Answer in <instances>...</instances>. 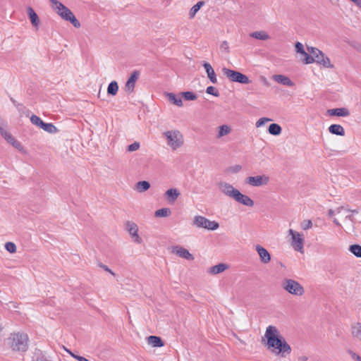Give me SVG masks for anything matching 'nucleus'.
<instances>
[{"instance_id":"f257e3e1","label":"nucleus","mask_w":361,"mask_h":361,"mask_svg":"<svg viewBox=\"0 0 361 361\" xmlns=\"http://www.w3.org/2000/svg\"><path fill=\"white\" fill-rule=\"evenodd\" d=\"M263 341L266 349L279 358H286L291 353L290 345L275 326L269 325L267 327Z\"/></svg>"},{"instance_id":"f03ea898","label":"nucleus","mask_w":361,"mask_h":361,"mask_svg":"<svg viewBox=\"0 0 361 361\" xmlns=\"http://www.w3.org/2000/svg\"><path fill=\"white\" fill-rule=\"evenodd\" d=\"M354 213H357V210H351L349 208L341 206L335 209H330L327 212V216L333 219V222L338 226H341V222L345 225L353 226Z\"/></svg>"},{"instance_id":"7ed1b4c3","label":"nucleus","mask_w":361,"mask_h":361,"mask_svg":"<svg viewBox=\"0 0 361 361\" xmlns=\"http://www.w3.org/2000/svg\"><path fill=\"white\" fill-rule=\"evenodd\" d=\"M29 338L22 332L13 333L6 340L7 345L13 351L24 353L28 348Z\"/></svg>"},{"instance_id":"20e7f679","label":"nucleus","mask_w":361,"mask_h":361,"mask_svg":"<svg viewBox=\"0 0 361 361\" xmlns=\"http://www.w3.org/2000/svg\"><path fill=\"white\" fill-rule=\"evenodd\" d=\"M51 8L64 20L69 21L75 27H80V23L73 12L58 0H49Z\"/></svg>"},{"instance_id":"39448f33","label":"nucleus","mask_w":361,"mask_h":361,"mask_svg":"<svg viewBox=\"0 0 361 361\" xmlns=\"http://www.w3.org/2000/svg\"><path fill=\"white\" fill-rule=\"evenodd\" d=\"M167 145L172 149L176 150L180 148L184 144V137L178 130H167L163 133Z\"/></svg>"},{"instance_id":"423d86ee","label":"nucleus","mask_w":361,"mask_h":361,"mask_svg":"<svg viewBox=\"0 0 361 361\" xmlns=\"http://www.w3.org/2000/svg\"><path fill=\"white\" fill-rule=\"evenodd\" d=\"M281 287L289 294L295 296H302L305 293L304 287L297 281L291 279H284L281 282Z\"/></svg>"},{"instance_id":"0eeeda50","label":"nucleus","mask_w":361,"mask_h":361,"mask_svg":"<svg viewBox=\"0 0 361 361\" xmlns=\"http://www.w3.org/2000/svg\"><path fill=\"white\" fill-rule=\"evenodd\" d=\"M222 73L230 82H238L240 84H248L250 82L248 77L238 71L227 68H223Z\"/></svg>"},{"instance_id":"6e6552de","label":"nucleus","mask_w":361,"mask_h":361,"mask_svg":"<svg viewBox=\"0 0 361 361\" xmlns=\"http://www.w3.org/2000/svg\"><path fill=\"white\" fill-rule=\"evenodd\" d=\"M193 225L197 228H203L209 231H215L219 227L218 222L211 221L202 216H195L193 219Z\"/></svg>"},{"instance_id":"1a4fd4ad","label":"nucleus","mask_w":361,"mask_h":361,"mask_svg":"<svg viewBox=\"0 0 361 361\" xmlns=\"http://www.w3.org/2000/svg\"><path fill=\"white\" fill-rule=\"evenodd\" d=\"M288 233L291 235V246L295 250L303 253L304 239L302 235L293 229H289Z\"/></svg>"},{"instance_id":"9d476101","label":"nucleus","mask_w":361,"mask_h":361,"mask_svg":"<svg viewBox=\"0 0 361 361\" xmlns=\"http://www.w3.org/2000/svg\"><path fill=\"white\" fill-rule=\"evenodd\" d=\"M125 228L131 236L133 242L137 244L142 243V239L138 234V226L135 223L128 221L125 224Z\"/></svg>"},{"instance_id":"9b49d317","label":"nucleus","mask_w":361,"mask_h":361,"mask_svg":"<svg viewBox=\"0 0 361 361\" xmlns=\"http://www.w3.org/2000/svg\"><path fill=\"white\" fill-rule=\"evenodd\" d=\"M269 177L265 174L256 176H249L246 178V183L253 187H260L263 185H266L269 182Z\"/></svg>"},{"instance_id":"f8f14e48","label":"nucleus","mask_w":361,"mask_h":361,"mask_svg":"<svg viewBox=\"0 0 361 361\" xmlns=\"http://www.w3.org/2000/svg\"><path fill=\"white\" fill-rule=\"evenodd\" d=\"M219 190L225 195L234 199L238 190L235 188L232 185L226 182H220L218 183Z\"/></svg>"},{"instance_id":"ddd939ff","label":"nucleus","mask_w":361,"mask_h":361,"mask_svg":"<svg viewBox=\"0 0 361 361\" xmlns=\"http://www.w3.org/2000/svg\"><path fill=\"white\" fill-rule=\"evenodd\" d=\"M171 252L189 261L194 259L193 255L187 249L179 245L172 247Z\"/></svg>"},{"instance_id":"4468645a","label":"nucleus","mask_w":361,"mask_h":361,"mask_svg":"<svg viewBox=\"0 0 361 361\" xmlns=\"http://www.w3.org/2000/svg\"><path fill=\"white\" fill-rule=\"evenodd\" d=\"M140 72L138 71H134L129 78L128 79L125 85V91L128 93H132L134 91L135 82L138 79Z\"/></svg>"},{"instance_id":"2eb2a0df","label":"nucleus","mask_w":361,"mask_h":361,"mask_svg":"<svg viewBox=\"0 0 361 361\" xmlns=\"http://www.w3.org/2000/svg\"><path fill=\"white\" fill-rule=\"evenodd\" d=\"M295 49L297 53L301 54V60L304 63L310 64L313 63L312 59L309 57V54L305 51L304 46L301 42H296L295 44Z\"/></svg>"},{"instance_id":"dca6fc26","label":"nucleus","mask_w":361,"mask_h":361,"mask_svg":"<svg viewBox=\"0 0 361 361\" xmlns=\"http://www.w3.org/2000/svg\"><path fill=\"white\" fill-rule=\"evenodd\" d=\"M255 250L259 257L260 261L264 264H268L271 261V255L267 249L259 245L255 246Z\"/></svg>"},{"instance_id":"f3484780","label":"nucleus","mask_w":361,"mask_h":361,"mask_svg":"<svg viewBox=\"0 0 361 361\" xmlns=\"http://www.w3.org/2000/svg\"><path fill=\"white\" fill-rule=\"evenodd\" d=\"M233 200L247 207H253L254 205L253 200L247 195L242 194L239 190Z\"/></svg>"},{"instance_id":"a211bd4d","label":"nucleus","mask_w":361,"mask_h":361,"mask_svg":"<svg viewBox=\"0 0 361 361\" xmlns=\"http://www.w3.org/2000/svg\"><path fill=\"white\" fill-rule=\"evenodd\" d=\"M1 135L4 137V139L11 145H12L16 149H21L22 146L20 143L15 140V138L6 130L3 128H0Z\"/></svg>"},{"instance_id":"6ab92c4d","label":"nucleus","mask_w":361,"mask_h":361,"mask_svg":"<svg viewBox=\"0 0 361 361\" xmlns=\"http://www.w3.org/2000/svg\"><path fill=\"white\" fill-rule=\"evenodd\" d=\"M327 114L331 116L346 117L350 115V111L347 108L343 107L329 109Z\"/></svg>"},{"instance_id":"aec40b11","label":"nucleus","mask_w":361,"mask_h":361,"mask_svg":"<svg viewBox=\"0 0 361 361\" xmlns=\"http://www.w3.org/2000/svg\"><path fill=\"white\" fill-rule=\"evenodd\" d=\"M180 195V193L177 188H170L164 193L165 198L169 202H174Z\"/></svg>"},{"instance_id":"412c9836","label":"nucleus","mask_w":361,"mask_h":361,"mask_svg":"<svg viewBox=\"0 0 361 361\" xmlns=\"http://www.w3.org/2000/svg\"><path fill=\"white\" fill-rule=\"evenodd\" d=\"M27 13L32 26L37 28L39 25V19L37 14L34 9L30 6L27 8Z\"/></svg>"},{"instance_id":"4be33fe9","label":"nucleus","mask_w":361,"mask_h":361,"mask_svg":"<svg viewBox=\"0 0 361 361\" xmlns=\"http://www.w3.org/2000/svg\"><path fill=\"white\" fill-rule=\"evenodd\" d=\"M272 78L276 82L286 86L291 87L294 85V83L292 82V80L284 75H274Z\"/></svg>"},{"instance_id":"5701e85b","label":"nucleus","mask_w":361,"mask_h":361,"mask_svg":"<svg viewBox=\"0 0 361 361\" xmlns=\"http://www.w3.org/2000/svg\"><path fill=\"white\" fill-rule=\"evenodd\" d=\"M228 269V265L224 263H220L217 265L210 267L207 272L211 275H216L221 274Z\"/></svg>"},{"instance_id":"b1692460","label":"nucleus","mask_w":361,"mask_h":361,"mask_svg":"<svg viewBox=\"0 0 361 361\" xmlns=\"http://www.w3.org/2000/svg\"><path fill=\"white\" fill-rule=\"evenodd\" d=\"M203 66L207 72L208 78L213 84H216L217 82V78L212 66L209 63L207 62H204L203 63Z\"/></svg>"},{"instance_id":"393cba45","label":"nucleus","mask_w":361,"mask_h":361,"mask_svg":"<svg viewBox=\"0 0 361 361\" xmlns=\"http://www.w3.org/2000/svg\"><path fill=\"white\" fill-rule=\"evenodd\" d=\"M165 95L168 98L169 102L173 104L176 105L177 106L179 107L183 106V101L180 97L177 96L172 92H166Z\"/></svg>"},{"instance_id":"a878e982","label":"nucleus","mask_w":361,"mask_h":361,"mask_svg":"<svg viewBox=\"0 0 361 361\" xmlns=\"http://www.w3.org/2000/svg\"><path fill=\"white\" fill-rule=\"evenodd\" d=\"M231 132V127L228 125H222L217 128V135L216 137L219 139L224 136L228 135Z\"/></svg>"},{"instance_id":"bb28decb","label":"nucleus","mask_w":361,"mask_h":361,"mask_svg":"<svg viewBox=\"0 0 361 361\" xmlns=\"http://www.w3.org/2000/svg\"><path fill=\"white\" fill-rule=\"evenodd\" d=\"M329 131L330 133L343 136L345 135V130L343 126L339 124H332L329 127Z\"/></svg>"},{"instance_id":"cd10ccee","label":"nucleus","mask_w":361,"mask_h":361,"mask_svg":"<svg viewBox=\"0 0 361 361\" xmlns=\"http://www.w3.org/2000/svg\"><path fill=\"white\" fill-rule=\"evenodd\" d=\"M150 188V183L146 180L139 181L135 184V189L138 192H144L149 190Z\"/></svg>"},{"instance_id":"c85d7f7f","label":"nucleus","mask_w":361,"mask_h":361,"mask_svg":"<svg viewBox=\"0 0 361 361\" xmlns=\"http://www.w3.org/2000/svg\"><path fill=\"white\" fill-rule=\"evenodd\" d=\"M148 343L153 347H161L164 345V343L161 339L155 336H150L147 338Z\"/></svg>"},{"instance_id":"c756f323","label":"nucleus","mask_w":361,"mask_h":361,"mask_svg":"<svg viewBox=\"0 0 361 361\" xmlns=\"http://www.w3.org/2000/svg\"><path fill=\"white\" fill-rule=\"evenodd\" d=\"M352 335L354 338L361 341V323H356L352 326Z\"/></svg>"},{"instance_id":"7c9ffc66","label":"nucleus","mask_w":361,"mask_h":361,"mask_svg":"<svg viewBox=\"0 0 361 361\" xmlns=\"http://www.w3.org/2000/svg\"><path fill=\"white\" fill-rule=\"evenodd\" d=\"M268 131L271 135H279L281 133L282 128L279 124L271 123L269 126Z\"/></svg>"},{"instance_id":"2f4dec72","label":"nucleus","mask_w":361,"mask_h":361,"mask_svg":"<svg viewBox=\"0 0 361 361\" xmlns=\"http://www.w3.org/2000/svg\"><path fill=\"white\" fill-rule=\"evenodd\" d=\"M250 37L260 40H267L269 39V35H267L264 31H257L252 32L250 34Z\"/></svg>"},{"instance_id":"473e14b6","label":"nucleus","mask_w":361,"mask_h":361,"mask_svg":"<svg viewBox=\"0 0 361 361\" xmlns=\"http://www.w3.org/2000/svg\"><path fill=\"white\" fill-rule=\"evenodd\" d=\"M118 90V85L117 82L112 81L111 82L107 87V93L111 95H116Z\"/></svg>"},{"instance_id":"72a5a7b5","label":"nucleus","mask_w":361,"mask_h":361,"mask_svg":"<svg viewBox=\"0 0 361 361\" xmlns=\"http://www.w3.org/2000/svg\"><path fill=\"white\" fill-rule=\"evenodd\" d=\"M41 128L44 131L51 134H54L58 132V129L52 123H46L44 122Z\"/></svg>"},{"instance_id":"f704fd0d","label":"nucleus","mask_w":361,"mask_h":361,"mask_svg":"<svg viewBox=\"0 0 361 361\" xmlns=\"http://www.w3.org/2000/svg\"><path fill=\"white\" fill-rule=\"evenodd\" d=\"M33 361H53L46 356L41 350H36Z\"/></svg>"},{"instance_id":"c9c22d12","label":"nucleus","mask_w":361,"mask_h":361,"mask_svg":"<svg viewBox=\"0 0 361 361\" xmlns=\"http://www.w3.org/2000/svg\"><path fill=\"white\" fill-rule=\"evenodd\" d=\"M204 4L203 1L197 2L195 5H194L189 13L190 18H193L197 11L200 9V8Z\"/></svg>"},{"instance_id":"e433bc0d","label":"nucleus","mask_w":361,"mask_h":361,"mask_svg":"<svg viewBox=\"0 0 361 361\" xmlns=\"http://www.w3.org/2000/svg\"><path fill=\"white\" fill-rule=\"evenodd\" d=\"M171 211L168 208H162L155 212V216L157 217H166L169 216Z\"/></svg>"},{"instance_id":"4c0bfd02","label":"nucleus","mask_w":361,"mask_h":361,"mask_svg":"<svg viewBox=\"0 0 361 361\" xmlns=\"http://www.w3.org/2000/svg\"><path fill=\"white\" fill-rule=\"evenodd\" d=\"M349 250L357 257H361V246L359 245H353L349 247Z\"/></svg>"},{"instance_id":"58836bf2","label":"nucleus","mask_w":361,"mask_h":361,"mask_svg":"<svg viewBox=\"0 0 361 361\" xmlns=\"http://www.w3.org/2000/svg\"><path fill=\"white\" fill-rule=\"evenodd\" d=\"M307 51L310 53L309 57L312 59H315L317 56H319V54L322 53V51H320L317 48L312 47H307Z\"/></svg>"},{"instance_id":"ea45409f","label":"nucleus","mask_w":361,"mask_h":361,"mask_svg":"<svg viewBox=\"0 0 361 361\" xmlns=\"http://www.w3.org/2000/svg\"><path fill=\"white\" fill-rule=\"evenodd\" d=\"M30 121L31 123L37 126V127H39L41 128L42 124H43V121L37 116L36 115H32L31 117H30Z\"/></svg>"},{"instance_id":"a19ab883","label":"nucleus","mask_w":361,"mask_h":361,"mask_svg":"<svg viewBox=\"0 0 361 361\" xmlns=\"http://www.w3.org/2000/svg\"><path fill=\"white\" fill-rule=\"evenodd\" d=\"M185 100L192 101L197 99V95L192 92H183L181 93Z\"/></svg>"},{"instance_id":"79ce46f5","label":"nucleus","mask_w":361,"mask_h":361,"mask_svg":"<svg viewBox=\"0 0 361 361\" xmlns=\"http://www.w3.org/2000/svg\"><path fill=\"white\" fill-rule=\"evenodd\" d=\"M320 65L323 66L325 68H334V65L331 63V61L329 57L326 56L320 61Z\"/></svg>"},{"instance_id":"37998d69","label":"nucleus","mask_w":361,"mask_h":361,"mask_svg":"<svg viewBox=\"0 0 361 361\" xmlns=\"http://www.w3.org/2000/svg\"><path fill=\"white\" fill-rule=\"evenodd\" d=\"M5 248L10 253H15L16 252V246L12 242H7L5 244Z\"/></svg>"},{"instance_id":"c03bdc74","label":"nucleus","mask_w":361,"mask_h":361,"mask_svg":"<svg viewBox=\"0 0 361 361\" xmlns=\"http://www.w3.org/2000/svg\"><path fill=\"white\" fill-rule=\"evenodd\" d=\"M312 222L311 220L309 219L304 220L300 224V227L305 231L310 229V228H312Z\"/></svg>"},{"instance_id":"a18cd8bd","label":"nucleus","mask_w":361,"mask_h":361,"mask_svg":"<svg viewBox=\"0 0 361 361\" xmlns=\"http://www.w3.org/2000/svg\"><path fill=\"white\" fill-rule=\"evenodd\" d=\"M140 145L138 142H134L133 144L130 145L127 147V150L129 152H133L139 149Z\"/></svg>"},{"instance_id":"49530a36","label":"nucleus","mask_w":361,"mask_h":361,"mask_svg":"<svg viewBox=\"0 0 361 361\" xmlns=\"http://www.w3.org/2000/svg\"><path fill=\"white\" fill-rule=\"evenodd\" d=\"M206 92L209 94H212L215 97H219V92L213 86H209L208 87H207Z\"/></svg>"},{"instance_id":"de8ad7c7","label":"nucleus","mask_w":361,"mask_h":361,"mask_svg":"<svg viewBox=\"0 0 361 361\" xmlns=\"http://www.w3.org/2000/svg\"><path fill=\"white\" fill-rule=\"evenodd\" d=\"M242 166L240 165L236 164L234 166H232L228 169V172L231 173H236L241 171Z\"/></svg>"},{"instance_id":"09e8293b","label":"nucleus","mask_w":361,"mask_h":361,"mask_svg":"<svg viewBox=\"0 0 361 361\" xmlns=\"http://www.w3.org/2000/svg\"><path fill=\"white\" fill-rule=\"evenodd\" d=\"M271 119L269 118H261L256 123V127L259 128L264 125L266 123L271 121Z\"/></svg>"},{"instance_id":"8fccbe9b","label":"nucleus","mask_w":361,"mask_h":361,"mask_svg":"<svg viewBox=\"0 0 361 361\" xmlns=\"http://www.w3.org/2000/svg\"><path fill=\"white\" fill-rule=\"evenodd\" d=\"M220 49L224 52H228L229 47L226 41H223L220 44Z\"/></svg>"},{"instance_id":"3c124183","label":"nucleus","mask_w":361,"mask_h":361,"mask_svg":"<svg viewBox=\"0 0 361 361\" xmlns=\"http://www.w3.org/2000/svg\"><path fill=\"white\" fill-rule=\"evenodd\" d=\"M349 355L354 361H361V357L352 350L348 351Z\"/></svg>"},{"instance_id":"603ef678","label":"nucleus","mask_w":361,"mask_h":361,"mask_svg":"<svg viewBox=\"0 0 361 361\" xmlns=\"http://www.w3.org/2000/svg\"><path fill=\"white\" fill-rule=\"evenodd\" d=\"M325 54L322 51L320 54H319L318 56H317L315 59H312L313 63L316 62L317 63L319 64L320 61L324 58Z\"/></svg>"},{"instance_id":"864d4df0","label":"nucleus","mask_w":361,"mask_h":361,"mask_svg":"<svg viewBox=\"0 0 361 361\" xmlns=\"http://www.w3.org/2000/svg\"><path fill=\"white\" fill-rule=\"evenodd\" d=\"M99 267L102 269H104V270H105L106 271H108L111 274H112L113 276L115 275L114 272H113L107 266L103 264H99Z\"/></svg>"},{"instance_id":"5fc2aeb1","label":"nucleus","mask_w":361,"mask_h":361,"mask_svg":"<svg viewBox=\"0 0 361 361\" xmlns=\"http://www.w3.org/2000/svg\"><path fill=\"white\" fill-rule=\"evenodd\" d=\"M63 348L64 349V350H66L68 353H69L71 355V353H73L70 350H68V348H66L65 346H63Z\"/></svg>"},{"instance_id":"6e6d98bb","label":"nucleus","mask_w":361,"mask_h":361,"mask_svg":"<svg viewBox=\"0 0 361 361\" xmlns=\"http://www.w3.org/2000/svg\"><path fill=\"white\" fill-rule=\"evenodd\" d=\"M299 360L300 361H306L307 360V357H301L299 358Z\"/></svg>"},{"instance_id":"4d7b16f0","label":"nucleus","mask_w":361,"mask_h":361,"mask_svg":"<svg viewBox=\"0 0 361 361\" xmlns=\"http://www.w3.org/2000/svg\"><path fill=\"white\" fill-rule=\"evenodd\" d=\"M1 330H2V326H1V324H0V332L1 331Z\"/></svg>"}]
</instances>
